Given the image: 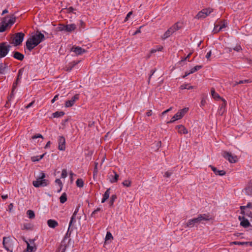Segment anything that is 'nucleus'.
Returning <instances> with one entry per match:
<instances>
[{"label":"nucleus","mask_w":252,"mask_h":252,"mask_svg":"<svg viewBox=\"0 0 252 252\" xmlns=\"http://www.w3.org/2000/svg\"><path fill=\"white\" fill-rule=\"evenodd\" d=\"M209 214H199L196 218L189 220L186 223L187 227H192L196 224H199L202 221H208L211 219Z\"/></svg>","instance_id":"obj_1"},{"label":"nucleus","mask_w":252,"mask_h":252,"mask_svg":"<svg viewBox=\"0 0 252 252\" xmlns=\"http://www.w3.org/2000/svg\"><path fill=\"white\" fill-rule=\"evenodd\" d=\"M45 173L43 172H41L40 176L36 179V181H33V185L36 188L47 186L49 184V181L45 179Z\"/></svg>","instance_id":"obj_2"},{"label":"nucleus","mask_w":252,"mask_h":252,"mask_svg":"<svg viewBox=\"0 0 252 252\" xmlns=\"http://www.w3.org/2000/svg\"><path fill=\"white\" fill-rule=\"evenodd\" d=\"M11 46L7 44L6 42H1L0 43V58H3L6 56L9 52Z\"/></svg>","instance_id":"obj_3"},{"label":"nucleus","mask_w":252,"mask_h":252,"mask_svg":"<svg viewBox=\"0 0 252 252\" xmlns=\"http://www.w3.org/2000/svg\"><path fill=\"white\" fill-rule=\"evenodd\" d=\"M24 36L25 34L23 32H20L16 33L13 39L12 43L15 46L21 45L23 41Z\"/></svg>","instance_id":"obj_4"},{"label":"nucleus","mask_w":252,"mask_h":252,"mask_svg":"<svg viewBox=\"0 0 252 252\" xmlns=\"http://www.w3.org/2000/svg\"><path fill=\"white\" fill-rule=\"evenodd\" d=\"M2 244L6 251H10V252H13L12 241L10 237H4L3 238Z\"/></svg>","instance_id":"obj_5"},{"label":"nucleus","mask_w":252,"mask_h":252,"mask_svg":"<svg viewBox=\"0 0 252 252\" xmlns=\"http://www.w3.org/2000/svg\"><path fill=\"white\" fill-rule=\"evenodd\" d=\"M31 39L34 42L35 45H38L40 43L45 39V36L43 34L37 31L35 35L32 36Z\"/></svg>","instance_id":"obj_6"},{"label":"nucleus","mask_w":252,"mask_h":252,"mask_svg":"<svg viewBox=\"0 0 252 252\" xmlns=\"http://www.w3.org/2000/svg\"><path fill=\"white\" fill-rule=\"evenodd\" d=\"M223 157L226 159H227L231 163H235L237 162L238 158L235 155H233L231 153L224 151L222 153Z\"/></svg>","instance_id":"obj_7"},{"label":"nucleus","mask_w":252,"mask_h":252,"mask_svg":"<svg viewBox=\"0 0 252 252\" xmlns=\"http://www.w3.org/2000/svg\"><path fill=\"white\" fill-rule=\"evenodd\" d=\"M58 149L61 151H64L65 149V140L63 136H60L58 138Z\"/></svg>","instance_id":"obj_8"},{"label":"nucleus","mask_w":252,"mask_h":252,"mask_svg":"<svg viewBox=\"0 0 252 252\" xmlns=\"http://www.w3.org/2000/svg\"><path fill=\"white\" fill-rule=\"evenodd\" d=\"M239 220L240 222V225L244 228H248L251 226V223L248 219H246L244 216H239Z\"/></svg>","instance_id":"obj_9"},{"label":"nucleus","mask_w":252,"mask_h":252,"mask_svg":"<svg viewBox=\"0 0 252 252\" xmlns=\"http://www.w3.org/2000/svg\"><path fill=\"white\" fill-rule=\"evenodd\" d=\"M79 99V94H76L74 95L70 100H67L65 102V106L66 107H70L73 105L75 102Z\"/></svg>","instance_id":"obj_10"},{"label":"nucleus","mask_w":252,"mask_h":252,"mask_svg":"<svg viewBox=\"0 0 252 252\" xmlns=\"http://www.w3.org/2000/svg\"><path fill=\"white\" fill-rule=\"evenodd\" d=\"M26 46L29 51L31 52L37 45H35L34 42L30 37L26 41Z\"/></svg>","instance_id":"obj_11"},{"label":"nucleus","mask_w":252,"mask_h":252,"mask_svg":"<svg viewBox=\"0 0 252 252\" xmlns=\"http://www.w3.org/2000/svg\"><path fill=\"white\" fill-rule=\"evenodd\" d=\"M243 192L245 195H252V184L248 182L245 188L243 190Z\"/></svg>","instance_id":"obj_12"},{"label":"nucleus","mask_w":252,"mask_h":252,"mask_svg":"<svg viewBox=\"0 0 252 252\" xmlns=\"http://www.w3.org/2000/svg\"><path fill=\"white\" fill-rule=\"evenodd\" d=\"M71 51L74 52L77 55H81L86 52V50L79 46L72 47Z\"/></svg>","instance_id":"obj_13"},{"label":"nucleus","mask_w":252,"mask_h":252,"mask_svg":"<svg viewBox=\"0 0 252 252\" xmlns=\"http://www.w3.org/2000/svg\"><path fill=\"white\" fill-rule=\"evenodd\" d=\"M19 82L15 80V82L13 83V85H12V90H11V94H10V95L8 96V97H7L8 101H10L11 99L14 97V91L16 89Z\"/></svg>","instance_id":"obj_14"},{"label":"nucleus","mask_w":252,"mask_h":252,"mask_svg":"<svg viewBox=\"0 0 252 252\" xmlns=\"http://www.w3.org/2000/svg\"><path fill=\"white\" fill-rule=\"evenodd\" d=\"M209 166L211 168L212 170L216 175L223 176L226 174V172L224 170H218L216 167L212 165H210Z\"/></svg>","instance_id":"obj_15"},{"label":"nucleus","mask_w":252,"mask_h":252,"mask_svg":"<svg viewBox=\"0 0 252 252\" xmlns=\"http://www.w3.org/2000/svg\"><path fill=\"white\" fill-rule=\"evenodd\" d=\"M8 16V18H9V19L7 21V22H6V21H7V19L5 20V24H6L7 26H12L13 24L15 23V21H16V17L14 15H11L10 16Z\"/></svg>","instance_id":"obj_16"},{"label":"nucleus","mask_w":252,"mask_h":252,"mask_svg":"<svg viewBox=\"0 0 252 252\" xmlns=\"http://www.w3.org/2000/svg\"><path fill=\"white\" fill-rule=\"evenodd\" d=\"M8 16H5L4 18H3L1 23H0V32H4L7 27L6 24H5V20L8 19Z\"/></svg>","instance_id":"obj_17"},{"label":"nucleus","mask_w":252,"mask_h":252,"mask_svg":"<svg viewBox=\"0 0 252 252\" xmlns=\"http://www.w3.org/2000/svg\"><path fill=\"white\" fill-rule=\"evenodd\" d=\"M221 100L222 101V103L220 106V108L219 110V113L221 116L222 115L224 112H225V107L226 104V102L224 100V99H222Z\"/></svg>","instance_id":"obj_18"},{"label":"nucleus","mask_w":252,"mask_h":252,"mask_svg":"<svg viewBox=\"0 0 252 252\" xmlns=\"http://www.w3.org/2000/svg\"><path fill=\"white\" fill-rule=\"evenodd\" d=\"M80 62V61H73L70 63L65 67V70L67 71H70L75 65L77 64Z\"/></svg>","instance_id":"obj_19"},{"label":"nucleus","mask_w":252,"mask_h":252,"mask_svg":"<svg viewBox=\"0 0 252 252\" xmlns=\"http://www.w3.org/2000/svg\"><path fill=\"white\" fill-rule=\"evenodd\" d=\"M76 28V26L74 24H68L65 25V30L66 32H71L74 31Z\"/></svg>","instance_id":"obj_20"},{"label":"nucleus","mask_w":252,"mask_h":252,"mask_svg":"<svg viewBox=\"0 0 252 252\" xmlns=\"http://www.w3.org/2000/svg\"><path fill=\"white\" fill-rule=\"evenodd\" d=\"M176 129L178 130V132L180 133L187 134L188 133L187 129L183 125L176 126Z\"/></svg>","instance_id":"obj_21"},{"label":"nucleus","mask_w":252,"mask_h":252,"mask_svg":"<svg viewBox=\"0 0 252 252\" xmlns=\"http://www.w3.org/2000/svg\"><path fill=\"white\" fill-rule=\"evenodd\" d=\"M48 225L52 228H54L58 225V222L54 220H49L47 221Z\"/></svg>","instance_id":"obj_22"},{"label":"nucleus","mask_w":252,"mask_h":252,"mask_svg":"<svg viewBox=\"0 0 252 252\" xmlns=\"http://www.w3.org/2000/svg\"><path fill=\"white\" fill-rule=\"evenodd\" d=\"M13 56L15 59L19 61H23L24 58V55L17 51L13 52Z\"/></svg>","instance_id":"obj_23"},{"label":"nucleus","mask_w":252,"mask_h":252,"mask_svg":"<svg viewBox=\"0 0 252 252\" xmlns=\"http://www.w3.org/2000/svg\"><path fill=\"white\" fill-rule=\"evenodd\" d=\"M173 33L170 28L168 29L161 36L162 39H165Z\"/></svg>","instance_id":"obj_24"},{"label":"nucleus","mask_w":252,"mask_h":252,"mask_svg":"<svg viewBox=\"0 0 252 252\" xmlns=\"http://www.w3.org/2000/svg\"><path fill=\"white\" fill-rule=\"evenodd\" d=\"M211 94H212L213 97L215 99H221V100L222 99H223L222 98H221L220 96V95L218 93H217L215 92V90L213 88H211Z\"/></svg>","instance_id":"obj_25"},{"label":"nucleus","mask_w":252,"mask_h":252,"mask_svg":"<svg viewBox=\"0 0 252 252\" xmlns=\"http://www.w3.org/2000/svg\"><path fill=\"white\" fill-rule=\"evenodd\" d=\"M110 189H108L104 192V194H103V196L101 200V203L105 202L106 200L108 199L110 193Z\"/></svg>","instance_id":"obj_26"},{"label":"nucleus","mask_w":252,"mask_h":252,"mask_svg":"<svg viewBox=\"0 0 252 252\" xmlns=\"http://www.w3.org/2000/svg\"><path fill=\"white\" fill-rule=\"evenodd\" d=\"M113 172L114 174V176H113L111 175L112 178L110 179V182L111 183L117 182L119 178V175L116 172V171L113 170Z\"/></svg>","instance_id":"obj_27"},{"label":"nucleus","mask_w":252,"mask_h":252,"mask_svg":"<svg viewBox=\"0 0 252 252\" xmlns=\"http://www.w3.org/2000/svg\"><path fill=\"white\" fill-rule=\"evenodd\" d=\"M217 27H219V25H215L214 29V30L213 31V32H214V33H218L220 31H221L223 28H225L226 27V25H225V24L224 23H223L221 26H220L219 28V29H217Z\"/></svg>","instance_id":"obj_28"},{"label":"nucleus","mask_w":252,"mask_h":252,"mask_svg":"<svg viewBox=\"0 0 252 252\" xmlns=\"http://www.w3.org/2000/svg\"><path fill=\"white\" fill-rule=\"evenodd\" d=\"M182 117L181 115H180L179 113L177 112L171 119V120L167 122V123H172L175 122L176 120H179L181 119Z\"/></svg>","instance_id":"obj_29"},{"label":"nucleus","mask_w":252,"mask_h":252,"mask_svg":"<svg viewBox=\"0 0 252 252\" xmlns=\"http://www.w3.org/2000/svg\"><path fill=\"white\" fill-rule=\"evenodd\" d=\"M205 10H201L199 11L197 14L195 16V18L197 19H199L201 18H205L206 17L205 14L204 13V12Z\"/></svg>","instance_id":"obj_30"},{"label":"nucleus","mask_w":252,"mask_h":252,"mask_svg":"<svg viewBox=\"0 0 252 252\" xmlns=\"http://www.w3.org/2000/svg\"><path fill=\"white\" fill-rule=\"evenodd\" d=\"M26 243L27 244V250L28 252L35 251L36 250V247L35 246H31L28 242H26Z\"/></svg>","instance_id":"obj_31"},{"label":"nucleus","mask_w":252,"mask_h":252,"mask_svg":"<svg viewBox=\"0 0 252 252\" xmlns=\"http://www.w3.org/2000/svg\"><path fill=\"white\" fill-rule=\"evenodd\" d=\"M67 200V195L64 192L63 193L61 197H60V201L61 203H64Z\"/></svg>","instance_id":"obj_32"},{"label":"nucleus","mask_w":252,"mask_h":252,"mask_svg":"<svg viewBox=\"0 0 252 252\" xmlns=\"http://www.w3.org/2000/svg\"><path fill=\"white\" fill-rule=\"evenodd\" d=\"M64 114H65V113L63 111H57V112L53 113L52 115L54 118H59V117L63 116Z\"/></svg>","instance_id":"obj_33"},{"label":"nucleus","mask_w":252,"mask_h":252,"mask_svg":"<svg viewBox=\"0 0 252 252\" xmlns=\"http://www.w3.org/2000/svg\"><path fill=\"white\" fill-rule=\"evenodd\" d=\"M23 72H24V68H21L19 70L18 72V74H17V78L16 79V81H17L18 82L20 81V79L22 78V74L23 73Z\"/></svg>","instance_id":"obj_34"},{"label":"nucleus","mask_w":252,"mask_h":252,"mask_svg":"<svg viewBox=\"0 0 252 252\" xmlns=\"http://www.w3.org/2000/svg\"><path fill=\"white\" fill-rule=\"evenodd\" d=\"M170 28L172 30V32L174 33L176 31L179 30L181 28V27L178 26V23H176L175 24H174L172 27H171Z\"/></svg>","instance_id":"obj_35"},{"label":"nucleus","mask_w":252,"mask_h":252,"mask_svg":"<svg viewBox=\"0 0 252 252\" xmlns=\"http://www.w3.org/2000/svg\"><path fill=\"white\" fill-rule=\"evenodd\" d=\"M189 108L186 107L181 110H180L178 112L179 113L180 115H181V117L183 118V116L185 115V114L188 111Z\"/></svg>","instance_id":"obj_36"},{"label":"nucleus","mask_w":252,"mask_h":252,"mask_svg":"<svg viewBox=\"0 0 252 252\" xmlns=\"http://www.w3.org/2000/svg\"><path fill=\"white\" fill-rule=\"evenodd\" d=\"M97 165H98V162H94V168L93 171V177L94 179L95 177H96L97 173H98V170H97Z\"/></svg>","instance_id":"obj_37"},{"label":"nucleus","mask_w":252,"mask_h":252,"mask_svg":"<svg viewBox=\"0 0 252 252\" xmlns=\"http://www.w3.org/2000/svg\"><path fill=\"white\" fill-rule=\"evenodd\" d=\"M27 214L28 216V217L31 219H33L35 217V214L33 211L29 210L27 212Z\"/></svg>","instance_id":"obj_38"},{"label":"nucleus","mask_w":252,"mask_h":252,"mask_svg":"<svg viewBox=\"0 0 252 252\" xmlns=\"http://www.w3.org/2000/svg\"><path fill=\"white\" fill-rule=\"evenodd\" d=\"M202 67V65H196L194 66V67L192 68L190 71L189 72V73H193L195 72V71L199 70Z\"/></svg>","instance_id":"obj_39"},{"label":"nucleus","mask_w":252,"mask_h":252,"mask_svg":"<svg viewBox=\"0 0 252 252\" xmlns=\"http://www.w3.org/2000/svg\"><path fill=\"white\" fill-rule=\"evenodd\" d=\"M193 87L192 86H190V85H189V84H183L180 86V89L181 90H184V89L189 90V89H193Z\"/></svg>","instance_id":"obj_40"},{"label":"nucleus","mask_w":252,"mask_h":252,"mask_svg":"<svg viewBox=\"0 0 252 252\" xmlns=\"http://www.w3.org/2000/svg\"><path fill=\"white\" fill-rule=\"evenodd\" d=\"M230 245H248V243L245 242H238V241H233L230 243Z\"/></svg>","instance_id":"obj_41"},{"label":"nucleus","mask_w":252,"mask_h":252,"mask_svg":"<svg viewBox=\"0 0 252 252\" xmlns=\"http://www.w3.org/2000/svg\"><path fill=\"white\" fill-rule=\"evenodd\" d=\"M76 185L79 188H82L84 186V182L82 179H78L76 182Z\"/></svg>","instance_id":"obj_42"},{"label":"nucleus","mask_w":252,"mask_h":252,"mask_svg":"<svg viewBox=\"0 0 252 252\" xmlns=\"http://www.w3.org/2000/svg\"><path fill=\"white\" fill-rule=\"evenodd\" d=\"M203 10H205V11L204 12V13L205 14V15L206 17L208 15H209L213 11V9H212L211 8H204V9H203Z\"/></svg>","instance_id":"obj_43"},{"label":"nucleus","mask_w":252,"mask_h":252,"mask_svg":"<svg viewBox=\"0 0 252 252\" xmlns=\"http://www.w3.org/2000/svg\"><path fill=\"white\" fill-rule=\"evenodd\" d=\"M5 68L6 64L2 63H0V74H2L4 73Z\"/></svg>","instance_id":"obj_44"},{"label":"nucleus","mask_w":252,"mask_h":252,"mask_svg":"<svg viewBox=\"0 0 252 252\" xmlns=\"http://www.w3.org/2000/svg\"><path fill=\"white\" fill-rule=\"evenodd\" d=\"M55 182L60 187V189L58 190V192H60L61 191L63 186V183L60 179H57L55 181Z\"/></svg>","instance_id":"obj_45"},{"label":"nucleus","mask_w":252,"mask_h":252,"mask_svg":"<svg viewBox=\"0 0 252 252\" xmlns=\"http://www.w3.org/2000/svg\"><path fill=\"white\" fill-rule=\"evenodd\" d=\"M117 198V196L115 194H113L111 196V198H110V200L109 201V205L110 206H112L113 203H114V202L115 201V200Z\"/></svg>","instance_id":"obj_46"},{"label":"nucleus","mask_w":252,"mask_h":252,"mask_svg":"<svg viewBox=\"0 0 252 252\" xmlns=\"http://www.w3.org/2000/svg\"><path fill=\"white\" fill-rule=\"evenodd\" d=\"M113 237L112 235V234L110 232H107L106 237H105V241H107V240L113 239Z\"/></svg>","instance_id":"obj_47"},{"label":"nucleus","mask_w":252,"mask_h":252,"mask_svg":"<svg viewBox=\"0 0 252 252\" xmlns=\"http://www.w3.org/2000/svg\"><path fill=\"white\" fill-rule=\"evenodd\" d=\"M122 184L124 186L126 187H129L131 186V182L129 180H125Z\"/></svg>","instance_id":"obj_48"},{"label":"nucleus","mask_w":252,"mask_h":252,"mask_svg":"<svg viewBox=\"0 0 252 252\" xmlns=\"http://www.w3.org/2000/svg\"><path fill=\"white\" fill-rule=\"evenodd\" d=\"M67 176V173L66 169H64L62 170L61 177L62 178H65Z\"/></svg>","instance_id":"obj_49"},{"label":"nucleus","mask_w":252,"mask_h":252,"mask_svg":"<svg viewBox=\"0 0 252 252\" xmlns=\"http://www.w3.org/2000/svg\"><path fill=\"white\" fill-rule=\"evenodd\" d=\"M75 217L76 216L72 215L71 218V220H70V221L69 222V227H71V225L72 224V223H73V222H75Z\"/></svg>","instance_id":"obj_50"},{"label":"nucleus","mask_w":252,"mask_h":252,"mask_svg":"<svg viewBox=\"0 0 252 252\" xmlns=\"http://www.w3.org/2000/svg\"><path fill=\"white\" fill-rule=\"evenodd\" d=\"M233 50L237 52H239L242 50V48L240 45L237 44L235 47L233 48Z\"/></svg>","instance_id":"obj_51"},{"label":"nucleus","mask_w":252,"mask_h":252,"mask_svg":"<svg viewBox=\"0 0 252 252\" xmlns=\"http://www.w3.org/2000/svg\"><path fill=\"white\" fill-rule=\"evenodd\" d=\"M101 211V209L100 208H97L96 209H95V210H94L92 213L91 214V216L92 217H94V215L95 214H96L97 212H99Z\"/></svg>","instance_id":"obj_52"},{"label":"nucleus","mask_w":252,"mask_h":252,"mask_svg":"<svg viewBox=\"0 0 252 252\" xmlns=\"http://www.w3.org/2000/svg\"><path fill=\"white\" fill-rule=\"evenodd\" d=\"M41 138L42 139H43V136L41 134H37L36 135H33L32 137V139H36V138Z\"/></svg>","instance_id":"obj_53"},{"label":"nucleus","mask_w":252,"mask_h":252,"mask_svg":"<svg viewBox=\"0 0 252 252\" xmlns=\"http://www.w3.org/2000/svg\"><path fill=\"white\" fill-rule=\"evenodd\" d=\"M31 228V225L30 223H25L24 224V229H30Z\"/></svg>","instance_id":"obj_54"},{"label":"nucleus","mask_w":252,"mask_h":252,"mask_svg":"<svg viewBox=\"0 0 252 252\" xmlns=\"http://www.w3.org/2000/svg\"><path fill=\"white\" fill-rule=\"evenodd\" d=\"M31 160L33 162L38 161L40 160V158H39L38 156L32 157L31 158Z\"/></svg>","instance_id":"obj_55"},{"label":"nucleus","mask_w":252,"mask_h":252,"mask_svg":"<svg viewBox=\"0 0 252 252\" xmlns=\"http://www.w3.org/2000/svg\"><path fill=\"white\" fill-rule=\"evenodd\" d=\"M132 11H130L128 13V14H127L126 17L125 18V21H126L128 20V18L130 17V16L132 15Z\"/></svg>","instance_id":"obj_56"},{"label":"nucleus","mask_w":252,"mask_h":252,"mask_svg":"<svg viewBox=\"0 0 252 252\" xmlns=\"http://www.w3.org/2000/svg\"><path fill=\"white\" fill-rule=\"evenodd\" d=\"M250 82H251V81H250L249 80H242V81H238L239 84H243V83H248Z\"/></svg>","instance_id":"obj_57"},{"label":"nucleus","mask_w":252,"mask_h":252,"mask_svg":"<svg viewBox=\"0 0 252 252\" xmlns=\"http://www.w3.org/2000/svg\"><path fill=\"white\" fill-rule=\"evenodd\" d=\"M59 31H65V25H61L59 27Z\"/></svg>","instance_id":"obj_58"},{"label":"nucleus","mask_w":252,"mask_h":252,"mask_svg":"<svg viewBox=\"0 0 252 252\" xmlns=\"http://www.w3.org/2000/svg\"><path fill=\"white\" fill-rule=\"evenodd\" d=\"M155 70H151V74L150 75V76L149 77V79H148V83H150V79H151V78L152 77V76L154 74V73H155Z\"/></svg>","instance_id":"obj_59"},{"label":"nucleus","mask_w":252,"mask_h":252,"mask_svg":"<svg viewBox=\"0 0 252 252\" xmlns=\"http://www.w3.org/2000/svg\"><path fill=\"white\" fill-rule=\"evenodd\" d=\"M79 208H80V206L79 205V206H78L76 208V209H75V211H74V213H73V215H74V216H76V215H77V213H78V211H79Z\"/></svg>","instance_id":"obj_60"},{"label":"nucleus","mask_w":252,"mask_h":252,"mask_svg":"<svg viewBox=\"0 0 252 252\" xmlns=\"http://www.w3.org/2000/svg\"><path fill=\"white\" fill-rule=\"evenodd\" d=\"M172 109V107H170L169 108V109H167L166 110L163 111L161 114L162 115H165V114H166L167 112H169L170 110H171Z\"/></svg>","instance_id":"obj_61"},{"label":"nucleus","mask_w":252,"mask_h":252,"mask_svg":"<svg viewBox=\"0 0 252 252\" xmlns=\"http://www.w3.org/2000/svg\"><path fill=\"white\" fill-rule=\"evenodd\" d=\"M34 103V101H32L31 103H30L28 105H27L25 108L26 109H28L29 108H30V107H31L33 104V103Z\"/></svg>","instance_id":"obj_62"},{"label":"nucleus","mask_w":252,"mask_h":252,"mask_svg":"<svg viewBox=\"0 0 252 252\" xmlns=\"http://www.w3.org/2000/svg\"><path fill=\"white\" fill-rule=\"evenodd\" d=\"M211 54H212V52H211V51H210L209 52H208L207 53V55H206V58L209 60L210 57H211Z\"/></svg>","instance_id":"obj_63"},{"label":"nucleus","mask_w":252,"mask_h":252,"mask_svg":"<svg viewBox=\"0 0 252 252\" xmlns=\"http://www.w3.org/2000/svg\"><path fill=\"white\" fill-rule=\"evenodd\" d=\"M58 97H59V94L56 95L54 97V98L52 99V100H51V102L52 103H54L58 98Z\"/></svg>","instance_id":"obj_64"}]
</instances>
